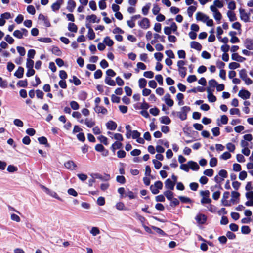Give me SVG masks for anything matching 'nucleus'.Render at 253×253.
Wrapping results in <instances>:
<instances>
[{
    "instance_id": "obj_8",
    "label": "nucleus",
    "mask_w": 253,
    "mask_h": 253,
    "mask_svg": "<svg viewBox=\"0 0 253 253\" xmlns=\"http://www.w3.org/2000/svg\"><path fill=\"white\" fill-rule=\"evenodd\" d=\"M238 95L243 99H247L250 98L251 93L247 90L242 89L239 91Z\"/></svg>"
},
{
    "instance_id": "obj_29",
    "label": "nucleus",
    "mask_w": 253,
    "mask_h": 253,
    "mask_svg": "<svg viewBox=\"0 0 253 253\" xmlns=\"http://www.w3.org/2000/svg\"><path fill=\"white\" fill-rule=\"evenodd\" d=\"M151 7V3H148L144 6L142 9V12L144 15H147Z\"/></svg>"
},
{
    "instance_id": "obj_35",
    "label": "nucleus",
    "mask_w": 253,
    "mask_h": 253,
    "mask_svg": "<svg viewBox=\"0 0 253 253\" xmlns=\"http://www.w3.org/2000/svg\"><path fill=\"white\" fill-rule=\"evenodd\" d=\"M164 194L169 200H171L173 198V193L170 190L166 191Z\"/></svg>"
},
{
    "instance_id": "obj_26",
    "label": "nucleus",
    "mask_w": 253,
    "mask_h": 253,
    "mask_svg": "<svg viewBox=\"0 0 253 253\" xmlns=\"http://www.w3.org/2000/svg\"><path fill=\"white\" fill-rule=\"evenodd\" d=\"M103 42L108 46H112L114 44L113 41L108 36H107L104 38Z\"/></svg>"
},
{
    "instance_id": "obj_38",
    "label": "nucleus",
    "mask_w": 253,
    "mask_h": 253,
    "mask_svg": "<svg viewBox=\"0 0 253 253\" xmlns=\"http://www.w3.org/2000/svg\"><path fill=\"white\" fill-rule=\"evenodd\" d=\"M251 229L248 226H243L241 228V232L244 234H248L250 233Z\"/></svg>"
},
{
    "instance_id": "obj_17",
    "label": "nucleus",
    "mask_w": 253,
    "mask_h": 253,
    "mask_svg": "<svg viewBox=\"0 0 253 253\" xmlns=\"http://www.w3.org/2000/svg\"><path fill=\"white\" fill-rule=\"evenodd\" d=\"M95 111L97 113H102L103 114H106L107 113V110L102 106L96 105L94 108Z\"/></svg>"
},
{
    "instance_id": "obj_31",
    "label": "nucleus",
    "mask_w": 253,
    "mask_h": 253,
    "mask_svg": "<svg viewBox=\"0 0 253 253\" xmlns=\"http://www.w3.org/2000/svg\"><path fill=\"white\" fill-rule=\"evenodd\" d=\"M196 7L195 6H190L187 9V13L190 17H191L193 13L196 10Z\"/></svg>"
},
{
    "instance_id": "obj_61",
    "label": "nucleus",
    "mask_w": 253,
    "mask_h": 253,
    "mask_svg": "<svg viewBox=\"0 0 253 253\" xmlns=\"http://www.w3.org/2000/svg\"><path fill=\"white\" fill-rule=\"evenodd\" d=\"M13 123L15 126L19 127H22L24 125L23 122L18 119H15L13 121Z\"/></svg>"
},
{
    "instance_id": "obj_44",
    "label": "nucleus",
    "mask_w": 253,
    "mask_h": 253,
    "mask_svg": "<svg viewBox=\"0 0 253 253\" xmlns=\"http://www.w3.org/2000/svg\"><path fill=\"white\" fill-rule=\"evenodd\" d=\"M187 69L185 67L178 68L179 74L182 78H184L186 75Z\"/></svg>"
},
{
    "instance_id": "obj_5",
    "label": "nucleus",
    "mask_w": 253,
    "mask_h": 253,
    "mask_svg": "<svg viewBox=\"0 0 253 253\" xmlns=\"http://www.w3.org/2000/svg\"><path fill=\"white\" fill-rule=\"evenodd\" d=\"M65 167L68 169L70 170H74L76 169H77V165L72 160H69L65 163L64 164Z\"/></svg>"
},
{
    "instance_id": "obj_37",
    "label": "nucleus",
    "mask_w": 253,
    "mask_h": 253,
    "mask_svg": "<svg viewBox=\"0 0 253 253\" xmlns=\"http://www.w3.org/2000/svg\"><path fill=\"white\" fill-rule=\"evenodd\" d=\"M90 233L94 236L100 234V232L98 228L93 227L90 231Z\"/></svg>"
},
{
    "instance_id": "obj_28",
    "label": "nucleus",
    "mask_w": 253,
    "mask_h": 253,
    "mask_svg": "<svg viewBox=\"0 0 253 253\" xmlns=\"http://www.w3.org/2000/svg\"><path fill=\"white\" fill-rule=\"evenodd\" d=\"M122 147V144L121 142H115L111 146V149L113 152H115L116 149H120Z\"/></svg>"
},
{
    "instance_id": "obj_62",
    "label": "nucleus",
    "mask_w": 253,
    "mask_h": 253,
    "mask_svg": "<svg viewBox=\"0 0 253 253\" xmlns=\"http://www.w3.org/2000/svg\"><path fill=\"white\" fill-rule=\"evenodd\" d=\"M70 106L71 108L74 110H78L79 108V105L77 102L75 101H72L70 102Z\"/></svg>"
},
{
    "instance_id": "obj_24",
    "label": "nucleus",
    "mask_w": 253,
    "mask_h": 253,
    "mask_svg": "<svg viewBox=\"0 0 253 253\" xmlns=\"http://www.w3.org/2000/svg\"><path fill=\"white\" fill-rule=\"evenodd\" d=\"M86 19V20L89 21L90 22H92V23H95V22L98 23L99 21V19L97 20V17L94 14H92L91 15L87 16Z\"/></svg>"
},
{
    "instance_id": "obj_42",
    "label": "nucleus",
    "mask_w": 253,
    "mask_h": 253,
    "mask_svg": "<svg viewBox=\"0 0 253 253\" xmlns=\"http://www.w3.org/2000/svg\"><path fill=\"white\" fill-rule=\"evenodd\" d=\"M28 83L27 80H20L17 84V85L20 87H25L27 86Z\"/></svg>"
},
{
    "instance_id": "obj_53",
    "label": "nucleus",
    "mask_w": 253,
    "mask_h": 253,
    "mask_svg": "<svg viewBox=\"0 0 253 253\" xmlns=\"http://www.w3.org/2000/svg\"><path fill=\"white\" fill-rule=\"evenodd\" d=\"M231 155L228 152H225L220 156V158L223 160H227L230 158Z\"/></svg>"
},
{
    "instance_id": "obj_11",
    "label": "nucleus",
    "mask_w": 253,
    "mask_h": 253,
    "mask_svg": "<svg viewBox=\"0 0 253 253\" xmlns=\"http://www.w3.org/2000/svg\"><path fill=\"white\" fill-rule=\"evenodd\" d=\"M165 187L166 189L172 190L175 186V183L173 182L170 179H167L165 182Z\"/></svg>"
},
{
    "instance_id": "obj_6",
    "label": "nucleus",
    "mask_w": 253,
    "mask_h": 253,
    "mask_svg": "<svg viewBox=\"0 0 253 253\" xmlns=\"http://www.w3.org/2000/svg\"><path fill=\"white\" fill-rule=\"evenodd\" d=\"M138 24L141 28L146 29L150 27V21L147 18H143Z\"/></svg>"
},
{
    "instance_id": "obj_9",
    "label": "nucleus",
    "mask_w": 253,
    "mask_h": 253,
    "mask_svg": "<svg viewBox=\"0 0 253 253\" xmlns=\"http://www.w3.org/2000/svg\"><path fill=\"white\" fill-rule=\"evenodd\" d=\"M207 91L208 92V98L210 102H214L216 100V97L212 94V90L210 89V87H208L207 89Z\"/></svg>"
},
{
    "instance_id": "obj_58",
    "label": "nucleus",
    "mask_w": 253,
    "mask_h": 253,
    "mask_svg": "<svg viewBox=\"0 0 253 253\" xmlns=\"http://www.w3.org/2000/svg\"><path fill=\"white\" fill-rule=\"evenodd\" d=\"M240 64L237 62H231L229 65L230 69H235L240 67Z\"/></svg>"
},
{
    "instance_id": "obj_59",
    "label": "nucleus",
    "mask_w": 253,
    "mask_h": 253,
    "mask_svg": "<svg viewBox=\"0 0 253 253\" xmlns=\"http://www.w3.org/2000/svg\"><path fill=\"white\" fill-rule=\"evenodd\" d=\"M33 66H34V61L30 59H27V62H26L27 68H28V69L33 68Z\"/></svg>"
},
{
    "instance_id": "obj_3",
    "label": "nucleus",
    "mask_w": 253,
    "mask_h": 253,
    "mask_svg": "<svg viewBox=\"0 0 253 253\" xmlns=\"http://www.w3.org/2000/svg\"><path fill=\"white\" fill-rule=\"evenodd\" d=\"M163 183L161 181H157L154 185L150 186V189L153 194H157L159 193V190L163 188Z\"/></svg>"
},
{
    "instance_id": "obj_23",
    "label": "nucleus",
    "mask_w": 253,
    "mask_h": 253,
    "mask_svg": "<svg viewBox=\"0 0 253 253\" xmlns=\"http://www.w3.org/2000/svg\"><path fill=\"white\" fill-rule=\"evenodd\" d=\"M24 68L22 67H19L18 70L15 72L14 76L18 78H21L23 76Z\"/></svg>"
},
{
    "instance_id": "obj_52",
    "label": "nucleus",
    "mask_w": 253,
    "mask_h": 253,
    "mask_svg": "<svg viewBox=\"0 0 253 253\" xmlns=\"http://www.w3.org/2000/svg\"><path fill=\"white\" fill-rule=\"evenodd\" d=\"M217 160L216 158H212L210 161V166L211 167H214L217 165Z\"/></svg>"
},
{
    "instance_id": "obj_46",
    "label": "nucleus",
    "mask_w": 253,
    "mask_h": 253,
    "mask_svg": "<svg viewBox=\"0 0 253 253\" xmlns=\"http://www.w3.org/2000/svg\"><path fill=\"white\" fill-rule=\"evenodd\" d=\"M152 228L160 235L162 236H165L166 235L165 233L162 229L158 227L153 226H152Z\"/></svg>"
},
{
    "instance_id": "obj_25",
    "label": "nucleus",
    "mask_w": 253,
    "mask_h": 253,
    "mask_svg": "<svg viewBox=\"0 0 253 253\" xmlns=\"http://www.w3.org/2000/svg\"><path fill=\"white\" fill-rule=\"evenodd\" d=\"M227 16L229 18L230 21L232 22V21H234L236 20L237 18H236V15L232 11H231V10L228 11V12L227 13Z\"/></svg>"
},
{
    "instance_id": "obj_51",
    "label": "nucleus",
    "mask_w": 253,
    "mask_h": 253,
    "mask_svg": "<svg viewBox=\"0 0 253 253\" xmlns=\"http://www.w3.org/2000/svg\"><path fill=\"white\" fill-rule=\"evenodd\" d=\"M27 10L29 13L32 15H34L36 12L35 9L33 5L28 6L27 8Z\"/></svg>"
},
{
    "instance_id": "obj_10",
    "label": "nucleus",
    "mask_w": 253,
    "mask_h": 253,
    "mask_svg": "<svg viewBox=\"0 0 253 253\" xmlns=\"http://www.w3.org/2000/svg\"><path fill=\"white\" fill-rule=\"evenodd\" d=\"M106 127L110 130H114L117 127V124L113 121H109L106 124Z\"/></svg>"
},
{
    "instance_id": "obj_15",
    "label": "nucleus",
    "mask_w": 253,
    "mask_h": 253,
    "mask_svg": "<svg viewBox=\"0 0 253 253\" xmlns=\"http://www.w3.org/2000/svg\"><path fill=\"white\" fill-rule=\"evenodd\" d=\"M188 165L189 169H191L193 170L197 171L200 168L198 164L193 161H188Z\"/></svg>"
},
{
    "instance_id": "obj_4",
    "label": "nucleus",
    "mask_w": 253,
    "mask_h": 253,
    "mask_svg": "<svg viewBox=\"0 0 253 253\" xmlns=\"http://www.w3.org/2000/svg\"><path fill=\"white\" fill-rule=\"evenodd\" d=\"M91 176L93 178L99 179L102 181H108L110 178V176L109 174H105L103 176L99 173H93Z\"/></svg>"
},
{
    "instance_id": "obj_13",
    "label": "nucleus",
    "mask_w": 253,
    "mask_h": 253,
    "mask_svg": "<svg viewBox=\"0 0 253 253\" xmlns=\"http://www.w3.org/2000/svg\"><path fill=\"white\" fill-rule=\"evenodd\" d=\"M63 2V0H57L56 2L54 3L51 6L52 10L54 11L58 10L60 9Z\"/></svg>"
},
{
    "instance_id": "obj_18",
    "label": "nucleus",
    "mask_w": 253,
    "mask_h": 253,
    "mask_svg": "<svg viewBox=\"0 0 253 253\" xmlns=\"http://www.w3.org/2000/svg\"><path fill=\"white\" fill-rule=\"evenodd\" d=\"M84 124L89 128H91L95 125V122L92 119L86 118L84 120Z\"/></svg>"
},
{
    "instance_id": "obj_20",
    "label": "nucleus",
    "mask_w": 253,
    "mask_h": 253,
    "mask_svg": "<svg viewBox=\"0 0 253 253\" xmlns=\"http://www.w3.org/2000/svg\"><path fill=\"white\" fill-rule=\"evenodd\" d=\"M196 220L198 223L204 224L206 221L207 217L204 214H199L196 216Z\"/></svg>"
},
{
    "instance_id": "obj_57",
    "label": "nucleus",
    "mask_w": 253,
    "mask_h": 253,
    "mask_svg": "<svg viewBox=\"0 0 253 253\" xmlns=\"http://www.w3.org/2000/svg\"><path fill=\"white\" fill-rule=\"evenodd\" d=\"M219 176L222 177V178H226L227 177V172L225 169L220 170L218 172Z\"/></svg>"
},
{
    "instance_id": "obj_22",
    "label": "nucleus",
    "mask_w": 253,
    "mask_h": 253,
    "mask_svg": "<svg viewBox=\"0 0 253 253\" xmlns=\"http://www.w3.org/2000/svg\"><path fill=\"white\" fill-rule=\"evenodd\" d=\"M232 59L233 60H235L238 62H242L244 60H245V58L244 57H243L239 55H238V53H233L232 55Z\"/></svg>"
},
{
    "instance_id": "obj_12",
    "label": "nucleus",
    "mask_w": 253,
    "mask_h": 253,
    "mask_svg": "<svg viewBox=\"0 0 253 253\" xmlns=\"http://www.w3.org/2000/svg\"><path fill=\"white\" fill-rule=\"evenodd\" d=\"M76 7V2L73 0H69L67 3V9L70 12H73Z\"/></svg>"
},
{
    "instance_id": "obj_56",
    "label": "nucleus",
    "mask_w": 253,
    "mask_h": 253,
    "mask_svg": "<svg viewBox=\"0 0 253 253\" xmlns=\"http://www.w3.org/2000/svg\"><path fill=\"white\" fill-rule=\"evenodd\" d=\"M226 147L227 149L231 152H233L235 149V145L231 143H228L227 144Z\"/></svg>"
},
{
    "instance_id": "obj_14",
    "label": "nucleus",
    "mask_w": 253,
    "mask_h": 253,
    "mask_svg": "<svg viewBox=\"0 0 253 253\" xmlns=\"http://www.w3.org/2000/svg\"><path fill=\"white\" fill-rule=\"evenodd\" d=\"M244 45L248 50H253V40L250 39H246Z\"/></svg>"
},
{
    "instance_id": "obj_43",
    "label": "nucleus",
    "mask_w": 253,
    "mask_h": 253,
    "mask_svg": "<svg viewBox=\"0 0 253 253\" xmlns=\"http://www.w3.org/2000/svg\"><path fill=\"white\" fill-rule=\"evenodd\" d=\"M13 36L18 38V39H22L23 38V36L21 33V30H16L13 32Z\"/></svg>"
},
{
    "instance_id": "obj_49",
    "label": "nucleus",
    "mask_w": 253,
    "mask_h": 253,
    "mask_svg": "<svg viewBox=\"0 0 253 253\" xmlns=\"http://www.w3.org/2000/svg\"><path fill=\"white\" fill-rule=\"evenodd\" d=\"M38 40L44 43H50L52 42V39L50 38H40Z\"/></svg>"
},
{
    "instance_id": "obj_48",
    "label": "nucleus",
    "mask_w": 253,
    "mask_h": 253,
    "mask_svg": "<svg viewBox=\"0 0 253 253\" xmlns=\"http://www.w3.org/2000/svg\"><path fill=\"white\" fill-rule=\"evenodd\" d=\"M247 177V173L245 171H242L240 172L239 175V178L241 180H245Z\"/></svg>"
},
{
    "instance_id": "obj_60",
    "label": "nucleus",
    "mask_w": 253,
    "mask_h": 253,
    "mask_svg": "<svg viewBox=\"0 0 253 253\" xmlns=\"http://www.w3.org/2000/svg\"><path fill=\"white\" fill-rule=\"evenodd\" d=\"M102 76V72L101 70L98 69L94 72V78L98 79L100 78Z\"/></svg>"
},
{
    "instance_id": "obj_45",
    "label": "nucleus",
    "mask_w": 253,
    "mask_h": 253,
    "mask_svg": "<svg viewBox=\"0 0 253 253\" xmlns=\"http://www.w3.org/2000/svg\"><path fill=\"white\" fill-rule=\"evenodd\" d=\"M87 36L89 40H93L95 38V35L92 29H90L88 30Z\"/></svg>"
},
{
    "instance_id": "obj_19",
    "label": "nucleus",
    "mask_w": 253,
    "mask_h": 253,
    "mask_svg": "<svg viewBox=\"0 0 253 253\" xmlns=\"http://www.w3.org/2000/svg\"><path fill=\"white\" fill-rule=\"evenodd\" d=\"M240 17L242 20L245 22H248L249 21V15L246 13L244 9H240Z\"/></svg>"
},
{
    "instance_id": "obj_36",
    "label": "nucleus",
    "mask_w": 253,
    "mask_h": 253,
    "mask_svg": "<svg viewBox=\"0 0 253 253\" xmlns=\"http://www.w3.org/2000/svg\"><path fill=\"white\" fill-rule=\"evenodd\" d=\"M139 86L140 88H144L147 84V81L144 78H141L139 80Z\"/></svg>"
},
{
    "instance_id": "obj_7",
    "label": "nucleus",
    "mask_w": 253,
    "mask_h": 253,
    "mask_svg": "<svg viewBox=\"0 0 253 253\" xmlns=\"http://www.w3.org/2000/svg\"><path fill=\"white\" fill-rule=\"evenodd\" d=\"M240 196V193L236 191H232L231 192V199L230 202L232 203L233 204L239 203V198Z\"/></svg>"
},
{
    "instance_id": "obj_27",
    "label": "nucleus",
    "mask_w": 253,
    "mask_h": 253,
    "mask_svg": "<svg viewBox=\"0 0 253 253\" xmlns=\"http://www.w3.org/2000/svg\"><path fill=\"white\" fill-rule=\"evenodd\" d=\"M68 29L69 31L75 33L77 32L78 30L77 26L73 23L68 24Z\"/></svg>"
},
{
    "instance_id": "obj_33",
    "label": "nucleus",
    "mask_w": 253,
    "mask_h": 253,
    "mask_svg": "<svg viewBox=\"0 0 253 253\" xmlns=\"http://www.w3.org/2000/svg\"><path fill=\"white\" fill-rule=\"evenodd\" d=\"M160 122L162 124L168 125L170 123V119L168 116H163L160 118Z\"/></svg>"
},
{
    "instance_id": "obj_30",
    "label": "nucleus",
    "mask_w": 253,
    "mask_h": 253,
    "mask_svg": "<svg viewBox=\"0 0 253 253\" xmlns=\"http://www.w3.org/2000/svg\"><path fill=\"white\" fill-rule=\"evenodd\" d=\"M105 82L106 84L110 86H114L116 85L115 82L114 80H112L111 78L109 77H106L105 79Z\"/></svg>"
},
{
    "instance_id": "obj_64",
    "label": "nucleus",
    "mask_w": 253,
    "mask_h": 253,
    "mask_svg": "<svg viewBox=\"0 0 253 253\" xmlns=\"http://www.w3.org/2000/svg\"><path fill=\"white\" fill-rule=\"evenodd\" d=\"M170 201L171 202L170 205L171 207H175L176 206H177L179 204V201L177 198H173L172 200H171Z\"/></svg>"
},
{
    "instance_id": "obj_55",
    "label": "nucleus",
    "mask_w": 253,
    "mask_h": 253,
    "mask_svg": "<svg viewBox=\"0 0 253 253\" xmlns=\"http://www.w3.org/2000/svg\"><path fill=\"white\" fill-rule=\"evenodd\" d=\"M77 139L81 141V142H84L85 140V137L84 135V134L83 132H80L79 134L77 135Z\"/></svg>"
},
{
    "instance_id": "obj_32",
    "label": "nucleus",
    "mask_w": 253,
    "mask_h": 253,
    "mask_svg": "<svg viewBox=\"0 0 253 253\" xmlns=\"http://www.w3.org/2000/svg\"><path fill=\"white\" fill-rule=\"evenodd\" d=\"M47 194L49 195L50 196H51L52 197H54L60 201H62L61 198L58 196V194L55 191H53L52 190L49 189Z\"/></svg>"
},
{
    "instance_id": "obj_41",
    "label": "nucleus",
    "mask_w": 253,
    "mask_h": 253,
    "mask_svg": "<svg viewBox=\"0 0 253 253\" xmlns=\"http://www.w3.org/2000/svg\"><path fill=\"white\" fill-rule=\"evenodd\" d=\"M240 77L244 81L247 77V72L245 69H242L239 72Z\"/></svg>"
},
{
    "instance_id": "obj_34",
    "label": "nucleus",
    "mask_w": 253,
    "mask_h": 253,
    "mask_svg": "<svg viewBox=\"0 0 253 253\" xmlns=\"http://www.w3.org/2000/svg\"><path fill=\"white\" fill-rule=\"evenodd\" d=\"M146 69V66L143 63L138 62L137 64V68L135 69V71L138 73L139 71V69L145 70Z\"/></svg>"
},
{
    "instance_id": "obj_47",
    "label": "nucleus",
    "mask_w": 253,
    "mask_h": 253,
    "mask_svg": "<svg viewBox=\"0 0 253 253\" xmlns=\"http://www.w3.org/2000/svg\"><path fill=\"white\" fill-rule=\"evenodd\" d=\"M52 52L53 54L57 56H60L61 54V51L58 47H53L52 49Z\"/></svg>"
},
{
    "instance_id": "obj_54",
    "label": "nucleus",
    "mask_w": 253,
    "mask_h": 253,
    "mask_svg": "<svg viewBox=\"0 0 253 253\" xmlns=\"http://www.w3.org/2000/svg\"><path fill=\"white\" fill-rule=\"evenodd\" d=\"M17 50L18 52L21 56H24L25 55L26 51L24 47L21 46H17Z\"/></svg>"
},
{
    "instance_id": "obj_39",
    "label": "nucleus",
    "mask_w": 253,
    "mask_h": 253,
    "mask_svg": "<svg viewBox=\"0 0 253 253\" xmlns=\"http://www.w3.org/2000/svg\"><path fill=\"white\" fill-rule=\"evenodd\" d=\"M214 171L211 169H207L204 171V174L209 177H211L213 174Z\"/></svg>"
},
{
    "instance_id": "obj_16",
    "label": "nucleus",
    "mask_w": 253,
    "mask_h": 253,
    "mask_svg": "<svg viewBox=\"0 0 253 253\" xmlns=\"http://www.w3.org/2000/svg\"><path fill=\"white\" fill-rule=\"evenodd\" d=\"M165 102L169 106H172L173 105V101L170 98V95L169 93L165 94L164 96Z\"/></svg>"
},
{
    "instance_id": "obj_1",
    "label": "nucleus",
    "mask_w": 253,
    "mask_h": 253,
    "mask_svg": "<svg viewBox=\"0 0 253 253\" xmlns=\"http://www.w3.org/2000/svg\"><path fill=\"white\" fill-rule=\"evenodd\" d=\"M190 111V108L188 106H183L179 112L173 111L172 115L177 116L182 121L185 120L187 117V113Z\"/></svg>"
},
{
    "instance_id": "obj_21",
    "label": "nucleus",
    "mask_w": 253,
    "mask_h": 253,
    "mask_svg": "<svg viewBox=\"0 0 253 253\" xmlns=\"http://www.w3.org/2000/svg\"><path fill=\"white\" fill-rule=\"evenodd\" d=\"M190 46L192 48L200 51L202 49V45L198 42L192 41L190 43Z\"/></svg>"
},
{
    "instance_id": "obj_63",
    "label": "nucleus",
    "mask_w": 253,
    "mask_h": 253,
    "mask_svg": "<svg viewBox=\"0 0 253 253\" xmlns=\"http://www.w3.org/2000/svg\"><path fill=\"white\" fill-rule=\"evenodd\" d=\"M219 130H220V129L218 127L213 128L211 129V131L213 133V135L214 136H217L220 135V131Z\"/></svg>"
},
{
    "instance_id": "obj_50",
    "label": "nucleus",
    "mask_w": 253,
    "mask_h": 253,
    "mask_svg": "<svg viewBox=\"0 0 253 253\" xmlns=\"http://www.w3.org/2000/svg\"><path fill=\"white\" fill-rule=\"evenodd\" d=\"M153 164L154 165V167L156 169H159L162 166V163L158 161L157 160L154 159L152 161Z\"/></svg>"
},
{
    "instance_id": "obj_40",
    "label": "nucleus",
    "mask_w": 253,
    "mask_h": 253,
    "mask_svg": "<svg viewBox=\"0 0 253 253\" xmlns=\"http://www.w3.org/2000/svg\"><path fill=\"white\" fill-rule=\"evenodd\" d=\"M97 138L100 141V142L103 143L104 145H108V139L105 136L103 135H100L98 136Z\"/></svg>"
},
{
    "instance_id": "obj_2",
    "label": "nucleus",
    "mask_w": 253,
    "mask_h": 253,
    "mask_svg": "<svg viewBox=\"0 0 253 253\" xmlns=\"http://www.w3.org/2000/svg\"><path fill=\"white\" fill-rule=\"evenodd\" d=\"M196 18L198 21H201L204 23L206 22L208 26H212L213 25V20L210 19L208 16L202 12H197L196 14Z\"/></svg>"
}]
</instances>
